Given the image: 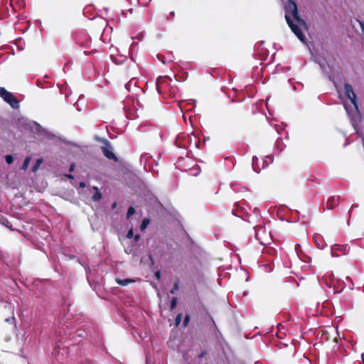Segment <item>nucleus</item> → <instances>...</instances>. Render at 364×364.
Instances as JSON below:
<instances>
[{
  "label": "nucleus",
  "mask_w": 364,
  "mask_h": 364,
  "mask_svg": "<svg viewBox=\"0 0 364 364\" xmlns=\"http://www.w3.org/2000/svg\"><path fill=\"white\" fill-rule=\"evenodd\" d=\"M170 78L166 76H161L156 79V90L160 95H171V87L170 85Z\"/></svg>",
  "instance_id": "obj_1"
},
{
  "label": "nucleus",
  "mask_w": 364,
  "mask_h": 364,
  "mask_svg": "<svg viewBox=\"0 0 364 364\" xmlns=\"http://www.w3.org/2000/svg\"><path fill=\"white\" fill-rule=\"evenodd\" d=\"M323 282L329 288L333 289V293H339L343 289H339L338 287V281L336 279L333 273L332 272L328 271L326 272L323 277Z\"/></svg>",
  "instance_id": "obj_2"
},
{
  "label": "nucleus",
  "mask_w": 364,
  "mask_h": 364,
  "mask_svg": "<svg viewBox=\"0 0 364 364\" xmlns=\"http://www.w3.org/2000/svg\"><path fill=\"white\" fill-rule=\"evenodd\" d=\"M320 339L321 342H333L336 344L341 341V338L337 331L331 328L329 331H321Z\"/></svg>",
  "instance_id": "obj_3"
},
{
  "label": "nucleus",
  "mask_w": 364,
  "mask_h": 364,
  "mask_svg": "<svg viewBox=\"0 0 364 364\" xmlns=\"http://www.w3.org/2000/svg\"><path fill=\"white\" fill-rule=\"evenodd\" d=\"M0 97L12 108L16 109L19 107V102L16 97L4 87H0Z\"/></svg>",
  "instance_id": "obj_4"
},
{
  "label": "nucleus",
  "mask_w": 364,
  "mask_h": 364,
  "mask_svg": "<svg viewBox=\"0 0 364 364\" xmlns=\"http://www.w3.org/2000/svg\"><path fill=\"white\" fill-rule=\"evenodd\" d=\"M289 1V9L294 18V20L301 26L306 28L307 24L306 21L301 18L299 11L298 7L296 2L294 0H288Z\"/></svg>",
  "instance_id": "obj_5"
},
{
  "label": "nucleus",
  "mask_w": 364,
  "mask_h": 364,
  "mask_svg": "<svg viewBox=\"0 0 364 364\" xmlns=\"http://www.w3.org/2000/svg\"><path fill=\"white\" fill-rule=\"evenodd\" d=\"M285 19L291 31L295 34V36L301 41L305 42V36L303 33L301 29L299 27L298 25L295 24L292 19L287 14L285 15Z\"/></svg>",
  "instance_id": "obj_6"
},
{
  "label": "nucleus",
  "mask_w": 364,
  "mask_h": 364,
  "mask_svg": "<svg viewBox=\"0 0 364 364\" xmlns=\"http://www.w3.org/2000/svg\"><path fill=\"white\" fill-rule=\"evenodd\" d=\"M101 150L104 154V156L107 158L108 159L113 160L114 161H117L118 159L116 156V155L114 154L112 151V147L110 144V143L105 140L103 142V145L101 146Z\"/></svg>",
  "instance_id": "obj_7"
},
{
  "label": "nucleus",
  "mask_w": 364,
  "mask_h": 364,
  "mask_svg": "<svg viewBox=\"0 0 364 364\" xmlns=\"http://www.w3.org/2000/svg\"><path fill=\"white\" fill-rule=\"evenodd\" d=\"M344 92L346 97L350 101V102L353 105L355 108L358 109V102L356 95L355 94L353 87L351 85L348 83L344 84Z\"/></svg>",
  "instance_id": "obj_8"
},
{
  "label": "nucleus",
  "mask_w": 364,
  "mask_h": 364,
  "mask_svg": "<svg viewBox=\"0 0 364 364\" xmlns=\"http://www.w3.org/2000/svg\"><path fill=\"white\" fill-rule=\"evenodd\" d=\"M339 200H340L339 196H333L329 197L326 201V208L330 209V210L333 209L334 208H336V206L338 205Z\"/></svg>",
  "instance_id": "obj_9"
},
{
  "label": "nucleus",
  "mask_w": 364,
  "mask_h": 364,
  "mask_svg": "<svg viewBox=\"0 0 364 364\" xmlns=\"http://www.w3.org/2000/svg\"><path fill=\"white\" fill-rule=\"evenodd\" d=\"M255 237L256 239L261 243L264 244V242L262 241V238L259 236V231H263L264 228L262 226H256L255 227Z\"/></svg>",
  "instance_id": "obj_10"
},
{
  "label": "nucleus",
  "mask_w": 364,
  "mask_h": 364,
  "mask_svg": "<svg viewBox=\"0 0 364 364\" xmlns=\"http://www.w3.org/2000/svg\"><path fill=\"white\" fill-rule=\"evenodd\" d=\"M93 189L95 190V193L93 194L92 199L93 201H98L102 199V195L100 192L97 186H94Z\"/></svg>",
  "instance_id": "obj_11"
},
{
  "label": "nucleus",
  "mask_w": 364,
  "mask_h": 364,
  "mask_svg": "<svg viewBox=\"0 0 364 364\" xmlns=\"http://www.w3.org/2000/svg\"><path fill=\"white\" fill-rule=\"evenodd\" d=\"M0 223L2 224L3 225L6 226V228L12 230L11 228V225L10 224V222L9 221V220L4 217H1L0 218Z\"/></svg>",
  "instance_id": "obj_12"
},
{
  "label": "nucleus",
  "mask_w": 364,
  "mask_h": 364,
  "mask_svg": "<svg viewBox=\"0 0 364 364\" xmlns=\"http://www.w3.org/2000/svg\"><path fill=\"white\" fill-rule=\"evenodd\" d=\"M134 282V280L130 279H117V284H119L121 286H126L128 284H129L131 282Z\"/></svg>",
  "instance_id": "obj_13"
},
{
  "label": "nucleus",
  "mask_w": 364,
  "mask_h": 364,
  "mask_svg": "<svg viewBox=\"0 0 364 364\" xmlns=\"http://www.w3.org/2000/svg\"><path fill=\"white\" fill-rule=\"evenodd\" d=\"M149 218H144L143 220H142V223L140 225V230L141 231H144L148 226V225L149 224Z\"/></svg>",
  "instance_id": "obj_14"
},
{
  "label": "nucleus",
  "mask_w": 364,
  "mask_h": 364,
  "mask_svg": "<svg viewBox=\"0 0 364 364\" xmlns=\"http://www.w3.org/2000/svg\"><path fill=\"white\" fill-rule=\"evenodd\" d=\"M30 161H31V158L30 157H26L23 161V164L21 166V169L22 170H26L28 165H29V163H30Z\"/></svg>",
  "instance_id": "obj_15"
},
{
  "label": "nucleus",
  "mask_w": 364,
  "mask_h": 364,
  "mask_svg": "<svg viewBox=\"0 0 364 364\" xmlns=\"http://www.w3.org/2000/svg\"><path fill=\"white\" fill-rule=\"evenodd\" d=\"M136 210L135 208L133 206H130L128 208L127 213V218L129 219L132 215L135 213Z\"/></svg>",
  "instance_id": "obj_16"
},
{
  "label": "nucleus",
  "mask_w": 364,
  "mask_h": 364,
  "mask_svg": "<svg viewBox=\"0 0 364 364\" xmlns=\"http://www.w3.org/2000/svg\"><path fill=\"white\" fill-rule=\"evenodd\" d=\"M178 288H179V282H178V281H176L174 283L172 289H171L170 293L174 294L178 289Z\"/></svg>",
  "instance_id": "obj_17"
},
{
  "label": "nucleus",
  "mask_w": 364,
  "mask_h": 364,
  "mask_svg": "<svg viewBox=\"0 0 364 364\" xmlns=\"http://www.w3.org/2000/svg\"><path fill=\"white\" fill-rule=\"evenodd\" d=\"M41 163H42V159H38L36 161L35 165L33 166L32 171L33 172L36 171L38 169L39 166L41 165Z\"/></svg>",
  "instance_id": "obj_18"
},
{
  "label": "nucleus",
  "mask_w": 364,
  "mask_h": 364,
  "mask_svg": "<svg viewBox=\"0 0 364 364\" xmlns=\"http://www.w3.org/2000/svg\"><path fill=\"white\" fill-rule=\"evenodd\" d=\"M5 160H6V162L8 164H11L13 163L14 161V157L12 155H6L5 156Z\"/></svg>",
  "instance_id": "obj_19"
},
{
  "label": "nucleus",
  "mask_w": 364,
  "mask_h": 364,
  "mask_svg": "<svg viewBox=\"0 0 364 364\" xmlns=\"http://www.w3.org/2000/svg\"><path fill=\"white\" fill-rule=\"evenodd\" d=\"M182 316H183V314H178L176 317V326H178L181 321V319H182Z\"/></svg>",
  "instance_id": "obj_20"
},
{
  "label": "nucleus",
  "mask_w": 364,
  "mask_h": 364,
  "mask_svg": "<svg viewBox=\"0 0 364 364\" xmlns=\"http://www.w3.org/2000/svg\"><path fill=\"white\" fill-rule=\"evenodd\" d=\"M177 305V299L176 297L172 298L171 301V309H173Z\"/></svg>",
  "instance_id": "obj_21"
},
{
  "label": "nucleus",
  "mask_w": 364,
  "mask_h": 364,
  "mask_svg": "<svg viewBox=\"0 0 364 364\" xmlns=\"http://www.w3.org/2000/svg\"><path fill=\"white\" fill-rule=\"evenodd\" d=\"M190 321V316L188 314L186 315L184 320H183V326L186 327Z\"/></svg>",
  "instance_id": "obj_22"
},
{
  "label": "nucleus",
  "mask_w": 364,
  "mask_h": 364,
  "mask_svg": "<svg viewBox=\"0 0 364 364\" xmlns=\"http://www.w3.org/2000/svg\"><path fill=\"white\" fill-rule=\"evenodd\" d=\"M134 236V232H133V230L132 229H130L127 234V237L129 238V239H131Z\"/></svg>",
  "instance_id": "obj_23"
},
{
  "label": "nucleus",
  "mask_w": 364,
  "mask_h": 364,
  "mask_svg": "<svg viewBox=\"0 0 364 364\" xmlns=\"http://www.w3.org/2000/svg\"><path fill=\"white\" fill-rule=\"evenodd\" d=\"M358 21L359 26L360 27L361 31L363 33V35L364 36V22L361 21Z\"/></svg>",
  "instance_id": "obj_24"
},
{
  "label": "nucleus",
  "mask_w": 364,
  "mask_h": 364,
  "mask_svg": "<svg viewBox=\"0 0 364 364\" xmlns=\"http://www.w3.org/2000/svg\"><path fill=\"white\" fill-rule=\"evenodd\" d=\"M96 52H97V50H90V51L85 50V51H84V53H85V55H90V54H92V53H95Z\"/></svg>",
  "instance_id": "obj_25"
},
{
  "label": "nucleus",
  "mask_w": 364,
  "mask_h": 364,
  "mask_svg": "<svg viewBox=\"0 0 364 364\" xmlns=\"http://www.w3.org/2000/svg\"><path fill=\"white\" fill-rule=\"evenodd\" d=\"M346 279H347V280H348V281L350 282V286L349 287V288H350V289H353V281H352L351 278H350L349 277H346Z\"/></svg>",
  "instance_id": "obj_26"
},
{
  "label": "nucleus",
  "mask_w": 364,
  "mask_h": 364,
  "mask_svg": "<svg viewBox=\"0 0 364 364\" xmlns=\"http://www.w3.org/2000/svg\"><path fill=\"white\" fill-rule=\"evenodd\" d=\"M134 79H135V77H132L131 78L130 81H129V82L126 85V88H127V90H129V86H130V85H131L132 82Z\"/></svg>",
  "instance_id": "obj_27"
},
{
  "label": "nucleus",
  "mask_w": 364,
  "mask_h": 364,
  "mask_svg": "<svg viewBox=\"0 0 364 364\" xmlns=\"http://www.w3.org/2000/svg\"><path fill=\"white\" fill-rule=\"evenodd\" d=\"M155 277L157 279H160L161 278V272L159 271H157L155 272Z\"/></svg>",
  "instance_id": "obj_28"
},
{
  "label": "nucleus",
  "mask_w": 364,
  "mask_h": 364,
  "mask_svg": "<svg viewBox=\"0 0 364 364\" xmlns=\"http://www.w3.org/2000/svg\"><path fill=\"white\" fill-rule=\"evenodd\" d=\"M206 355V352L205 350L202 351L199 355L198 358H202Z\"/></svg>",
  "instance_id": "obj_29"
},
{
  "label": "nucleus",
  "mask_w": 364,
  "mask_h": 364,
  "mask_svg": "<svg viewBox=\"0 0 364 364\" xmlns=\"http://www.w3.org/2000/svg\"><path fill=\"white\" fill-rule=\"evenodd\" d=\"M74 168H75V164H72L69 168V171L70 172H73L74 171Z\"/></svg>",
  "instance_id": "obj_30"
},
{
  "label": "nucleus",
  "mask_w": 364,
  "mask_h": 364,
  "mask_svg": "<svg viewBox=\"0 0 364 364\" xmlns=\"http://www.w3.org/2000/svg\"><path fill=\"white\" fill-rule=\"evenodd\" d=\"M139 238H140V235L136 234V235L134 236V241H135V242L139 241Z\"/></svg>",
  "instance_id": "obj_31"
},
{
  "label": "nucleus",
  "mask_w": 364,
  "mask_h": 364,
  "mask_svg": "<svg viewBox=\"0 0 364 364\" xmlns=\"http://www.w3.org/2000/svg\"><path fill=\"white\" fill-rule=\"evenodd\" d=\"M89 43H90V41L86 40L85 43V44H84V43H82V46H84V47H87V46H88V45H89Z\"/></svg>",
  "instance_id": "obj_32"
},
{
  "label": "nucleus",
  "mask_w": 364,
  "mask_h": 364,
  "mask_svg": "<svg viewBox=\"0 0 364 364\" xmlns=\"http://www.w3.org/2000/svg\"><path fill=\"white\" fill-rule=\"evenodd\" d=\"M267 161H269V162H272V158L271 156H267Z\"/></svg>",
  "instance_id": "obj_33"
},
{
  "label": "nucleus",
  "mask_w": 364,
  "mask_h": 364,
  "mask_svg": "<svg viewBox=\"0 0 364 364\" xmlns=\"http://www.w3.org/2000/svg\"><path fill=\"white\" fill-rule=\"evenodd\" d=\"M65 176L68 178L73 179L74 176L71 174H66Z\"/></svg>",
  "instance_id": "obj_34"
},
{
  "label": "nucleus",
  "mask_w": 364,
  "mask_h": 364,
  "mask_svg": "<svg viewBox=\"0 0 364 364\" xmlns=\"http://www.w3.org/2000/svg\"><path fill=\"white\" fill-rule=\"evenodd\" d=\"M80 187L84 188L85 187V183L80 182Z\"/></svg>",
  "instance_id": "obj_35"
},
{
  "label": "nucleus",
  "mask_w": 364,
  "mask_h": 364,
  "mask_svg": "<svg viewBox=\"0 0 364 364\" xmlns=\"http://www.w3.org/2000/svg\"><path fill=\"white\" fill-rule=\"evenodd\" d=\"M117 207V203L116 202H114L112 205V209H114L115 208Z\"/></svg>",
  "instance_id": "obj_36"
},
{
  "label": "nucleus",
  "mask_w": 364,
  "mask_h": 364,
  "mask_svg": "<svg viewBox=\"0 0 364 364\" xmlns=\"http://www.w3.org/2000/svg\"><path fill=\"white\" fill-rule=\"evenodd\" d=\"M174 16H175V13H174V11H171V12L170 13V16L173 17Z\"/></svg>",
  "instance_id": "obj_37"
},
{
  "label": "nucleus",
  "mask_w": 364,
  "mask_h": 364,
  "mask_svg": "<svg viewBox=\"0 0 364 364\" xmlns=\"http://www.w3.org/2000/svg\"><path fill=\"white\" fill-rule=\"evenodd\" d=\"M128 11H129V12L132 14V11H133V9H129V10H128Z\"/></svg>",
  "instance_id": "obj_38"
},
{
  "label": "nucleus",
  "mask_w": 364,
  "mask_h": 364,
  "mask_svg": "<svg viewBox=\"0 0 364 364\" xmlns=\"http://www.w3.org/2000/svg\"><path fill=\"white\" fill-rule=\"evenodd\" d=\"M122 15H125V13H124V11L123 10L122 11Z\"/></svg>",
  "instance_id": "obj_39"
},
{
  "label": "nucleus",
  "mask_w": 364,
  "mask_h": 364,
  "mask_svg": "<svg viewBox=\"0 0 364 364\" xmlns=\"http://www.w3.org/2000/svg\"><path fill=\"white\" fill-rule=\"evenodd\" d=\"M10 320H11L10 318H6V321L9 322V321H10Z\"/></svg>",
  "instance_id": "obj_40"
},
{
  "label": "nucleus",
  "mask_w": 364,
  "mask_h": 364,
  "mask_svg": "<svg viewBox=\"0 0 364 364\" xmlns=\"http://www.w3.org/2000/svg\"><path fill=\"white\" fill-rule=\"evenodd\" d=\"M255 157L254 156L252 159L253 162H255Z\"/></svg>",
  "instance_id": "obj_41"
},
{
  "label": "nucleus",
  "mask_w": 364,
  "mask_h": 364,
  "mask_svg": "<svg viewBox=\"0 0 364 364\" xmlns=\"http://www.w3.org/2000/svg\"><path fill=\"white\" fill-rule=\"evenodd\" d=\"M14 0H11V5L12 6V2H13Z\"/></svg>",
  "instance_id": "obj_42"
}]
</instances>
